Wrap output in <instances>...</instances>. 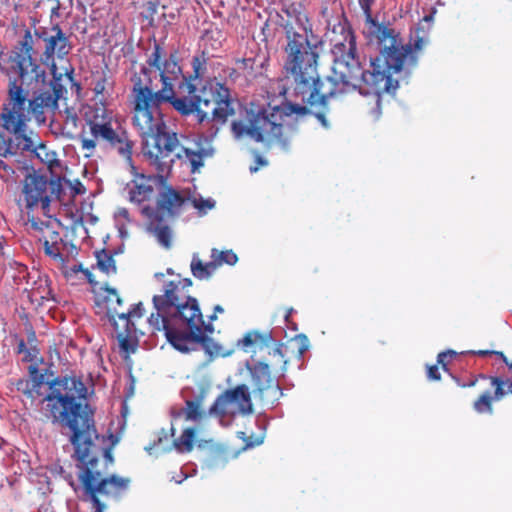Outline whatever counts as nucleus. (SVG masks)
<instances>
[{"label": "nucleus", "mask_w": 512, "mask_h": 512, "mask_svg": "<svg viewBox=\"0 0 512 512\" xmlns=\"http://www.w3.org/2000/svg\"><path fill=\"white\" fill-rule=\"evenodd\" d=\"M289 18L299 24L296 29L290 20L282 18L285 30L286 59L284 68L294 77V92L303 103L310 106H326L327 100L337 94L358 90L362 95H375L379 103L381 91L378 80L370 70L364 69L356 53V39L346 19L338 20L328 33L331 43L333 65L331 75L326 80L330 87L320 81L317 71L318 59L322 51V39L311 28L302 25V15L295 7L284 9ZM305 18V16H303Z\"/></svg>", "instance_id": "1"}, {"label": "nucleus", "mask_w": 512, "mask_h": 512, "mask_svg": "<svg viewBox=\"0 0 512 512\" xmlns=\"http://www.w3.org/2000/svg\"><path fill=\"white\" fill-rule=\"evenodd\" d=\"M48 384L50 391L42 400V413L47 421L68 430L83 499L91 502L94 512H104L106 505L101 497H117L128 484L127 479L108 472L114 461L112 450L120 436L97 433L93 411L86 403L88 388L82 378H54Z\"/></svg>", "instance_id": "2"}, {"label": "nucleus", "mask_w": 512, "mask_h": 512, "mask_svg": "<svg viewBox=\"0 0 512 512\" xmlns=\"http://www.w3.org/2000/svg\"><path fill=\"white\" fill-rule=\"evenodd\" d=\"M152 71L141 66L140 75L134 82L133 125L142 137V154L160 172H167L173 166L172 153L179 146L176 132L172 131L161 118L160 104L169 103L183 117L193 116L196 120V99L194 94L178 97L172 91H153Z\"/></svg>", "instance_id": "3"}, {"label": "nucleus", "mask_w": 512, "mask_h": 512, "mask_svg": "<svg viewBox=\"0 0 512 512\" xmlns=\"http://www.w3.org/2000/svg\"><path fill=\"white\" fill-rule=\"evenodd\" d=\"M34 41L29 30L18 42L10 56L11 68L17 77H10L7 97L0 114L1 127L18 131L27 127V122L34 118L37 123L44 124L46 116L38 94V86L44 83L45 69L33 55Z\"/></svg>", "instance_id": "4"}, {"label": "nucleus", "mask_w": 512, "mask_h": 512, "mask_svg": "<svg viewBox=\"0 0 512 512\" xmlns=\"http://www.w3.org/2000/svg\"><path fill=\"white\" fill-rule=\"evenodd\" d=\"M305 116L312 112L304 105L283 102L281 105L267 107H250L245 111V120L231 123V131L236 140L245 137L257 143H264L267 147L278 145L288 150L292 129L285 127V117L292 115Z\"/></svg>", "instance_id": "5"}, {"label": "nucleus", "mask_w": 512, "mask_h": 512, "mask_svg": "<svg viewBox=\"0 0 512 512\" xmlns=\"http://www.w3.org/2000/svg\"><path fill=\"white\" fill-rule=\"evenodd\" d=\"M436 10L425 15L423 19L411 30L410 40L404 43L400 33L395 30L397 37L395 48L384 49L380 46L378 55L370 60V67L378 80L381 93H395L398 86V79H393L394 74L400 73L403 69L409 71L417 66L418 54L428 42V35L434 20Z\"/></svg>", "instance_id": "6"}, {"label": "nucleus", "mask_w": 512, "mask_h": 512, "mask_svg": "<svg viewBox=\"0 0 512 512\" xmlns=\"http://www.w3.org/2000/svg\"><path fill=\"white\" fill-rule=\"evenodd\" d=\"M160 310L167 311L164 331L167 341L181 353L197 350L200 344L209 356H218L221 346L200 330L201 309L197 299L173 297Z\"/></svg>", "instance_id": "7"}, {"label": "nucleus", "mask_w": 512, "mask_h": 512, "mask_svg": "<svg viewBox=\"0 0 512 512\" xmlns=\"http://www.w3.org/2000/svg\"><path fill=\"white\" fill-rule=\"evenodd\" d=\"M108 84V79L103 72H96L92 75L91 86L96 103L86 112V121L93 137L102 138L111 148L128 157L126 129L120 120L113 116L112 111H108L104 105Z\"/></svg>", "instance_id": "8"}, {"label": "nucleus", "mask_w": 512, "mask_h": 512, "mask_svg": "<svg viewBox=\"0 0 512 512\" xmlns=\"http://www.w3.org/2000/svg\"><path fill=\"white\" fill-rule=\"evenodd\" d=\"M196 99V122L198 124H212L215 133L218 126L224 125L228 117L235 113L233 100L228 87L216 82L207 91L206 86L198 89Z\"/></svg>", "instance_id": "9"}, {"label": "nucleus", "mask_w": 512, "mask_h": 512, "mask_svg": "<svg viewBox=\"0 0 512 512\" xmlns=\"http://www.w3.org/2000/svg\"><path fill=\"white\" fill-rule=\"evenodd\" d=\"M124 253V245L122 244L118 248L113 249H100L94 251V257L96 264L91 266V269L84 268L82 264L69 265V262H65L64 265L58 267L62 272L63 276L71 285H78L82 283H89L92 291H96L98 288V281L95 280V276L92 272L94 269H98L101 273L111 276L117 273V262L115 257Z\"/></svg>", "instance_id": "10"}, {"label": "nucleus", "mask_w": 512, "mask_h": 512, "mask_svg": "<svg viewBox=\"0 0 512 512\" xmlns=\"http://www.w3.org/2000/svg\"><path fill=\"white\" fill-rule=\"evenodd\" d=\"M147 63L150 67H154L160 76L162 82V88L159 91H172L176 81L181 79L183 81V70L179 64V50L173 49L169 55L166 56V52L163 47L154 42L153 50L148 56Z\"/></svg>", "instance_id": "11"}, {"label": "nucleus", "mask_w": 512, "mask_h": 512, "mask_svg": "<svg viewBox=\"0 0 512 512\" xmlns=\"http://www.w3.org/2000/svg\"><path fill=\"white\" fill-rule=\"evenodd\" d=\"M191 286L192 280L190 278H184L178 282H165L162 288V293L154 295L152 298L155 313H152L148 318L149 325L157 331H161V328L166 326L165 320L166 318L168 319L169 316L167 311L160 310V306L162 305L161 303H163V305H167L168 300L173 297L196 299L187 292H184L185 289H188Z\"/></svg>", "instance_id": "12"}, {"label": "nucleus", "mask_w": 512, "mask_h": 512, "mask_svg": "<svg viewBox=\"0 0 512 512\" xmlns=\"http://www.w3.org/2000/svg\"><path fill=\"white\" fill-rule=\"evenodd\" d=\"M239 411L243 414L252 413V401L249 388L245 384L227 389L220 394L209 408L208 414L225 416L228 413Z\"/></svg>", "instance_id": "13"}, {"label": "nucleus", "mask_w": 512, "mask_h": 512, "mask_svg": "<svg viewBox=\"0 0 512 512\" xmlns=\"http://www.w3.org/2000/svg\"><path fill=\"white\" fill-rule=\"evenodd\" d=\"M375 0H359V5L365 16V27L363 34L370 44L376 46L379 50L380 46H384V49L395 48L396 43L395 29L390 24L380 23L372 16L371 7Z\"/></svg>", "instance_id": "14"}, {"label": "nucleus", "mask_w": 512, "mask_h": 512, "mask_svg": "<svg viewBox=\"0 0 512 512\" xmlns=\"http://www.w3.org/2000/svg\"><path fill=\"white\" fill-rule=\"evenodd\" d=\"M55 185L54 181H48L47 177L40 175L35 171L28 174L23 182V195L26 202V207L31 209L38 204L44 211L48 210L50 205V196L48 194V188Z\"/></svg>", "instance_id": "15"}, {"label": "nucleus", "mask_w": 512, "mask_h": 512, "mask_svg": "<svg viewBox=\"0 0 512 512\" xmlns=\"http://www.w3.org/2000/svg\"><path fill=\"white\" fill-rule=\"evenodd\" d=\"M185 198L172 187H165L156 201V207L142 206L141 213L145 217L160 216L162 219L176 218L180 215Z\"/></svg>", "instance_id": "16"}, {"label": "nucleus", "mask_w": 512, "mask_h": 512, "mask_svg": "<svg viewBox=\"0 0 512 512\" xmlns=\"http://www.w3.org/2000/svg\"><path fill=\"white\" fill-rule=\"evenodd\" d=\"M174 434L175 429L173 425L170 428V435L164 428L160 429L156 438L153 440V443L145 447V450L148 451L149 454H153L154 452L158 456L169 452L172 449H176L179 452H186L192 449L195 435L193 428L185 429L178 439L170 442L169 437H173Z\"/></svg>", "instance_id": "17"}, {"label": "nucleus", "mask_w": 512, "mask_h": 512, "mask_svg": "<svg viewBox=\"0 0 512 512\" xmlns=\"http://www.w3.org/2000/svg\"><path fill=\"white\" fill-rule=\"evenodd\" d=\"M42 242L44 253L57 263L58 267L64 265L65 262L74 260L79 253L77 246L71 240L62 238L58 231L44 236Z\"/></svg>", "instance_id": "18"}, {"label": "nucleus", "mask_w": 512, "mask_h": 512, "mask_svg": "<svg viewBox=\"0 0 512 512\" xmlns=\"http://www.w3.org/2000/svg\"><path fill=\"white\" fill-rule=\"evenodd\" d=\"M35 34L45 43L43 56L47 61L53 60L55 55L58 58H63L68 55L72 49L68 37L58 24L52 26L50 30H36Z\"/></svg>", "instance_id": "19"}, {"label": "nucleus", "mask_w": 512, "mask_h": 512, "mask_svg": "<svg viewBox=\"0 0 512 512\" xmlns=\"http://www.w3.org/2000/svg\"><path fill=\"white\" fill-rule=\"evenodd\" d=\"M4 130L12 135H7L4 131H0L1 157L8 158L33 149V139L26 134V127H21L18 131L12 129Z\"/></svg>", "instance_id": "20"}, {"label": "nucleus", "mask_w": 512, "mask_h": 512, "mask_svg": "<svg viewBox=\"0 0 512 512\" xmlns=\"http://www.w3.org/2000/svg\"><path fill=\"white\" fill-rule=\"evenodd\" d=\"M145 160L149 162L146 158ZM150 166L151 164L148 163ZM152 167L157 171V175H152L145 177L144 175H138L136 172V167L130 163V173L135 174V179L132 180L134 183L133 188H130V201L141 203L142 201L148 199L153 193V184L164 180L165 175L169 174L171 169L165 173L157 170L153 165Z\"/></svg>", "instance_id": "21"}, {"label": "nucleus", "mask_w": 512, "mask_h": 512, "mask_svg": "<svg viewBox=\"0 0 512 512\" xmlns=\"http://www.w3.org/2000/svg\"><path fill=\"white\" fill-rule=\"evenodd\" d=\"M249 371L251 374L252 384L254 386V393H257L262 397L265 391L270 390L275 400L279 399V397L283 395L279 384L273 383L272 381L268 364L258 362L249 367Z\"/></svg>", "instance_id": "22"}, {"label": "nucleus", "mask_w": 512, "mask_h": 512, "mask_svg": "<svg viewBox=\"0 0 512 512\" xmlns=\"http://www.w3.org/2000/svg\"><path fill=\"white\" fill-rule=\"evenodd\" d=\"M45 78H47V76ZM60 80L61 75L59 77L54 76L49 83L44 79V83L38 86V94L45 115L47 112L57 107L58 100L62 98L63 94L66 92Z\"/></svg>", "instance_id": "23"}, {"label": "nucleus", "mask_w": 512, "mask_h": 512, "mask_svg": "<svg viewBox=\"0 0 512 512\" xmlns=\"http://www.w3.org/2000/svg\"><path fill=\"white\" fill-rule=\"evenodd\" d=\"M115 337L118 341L119 353L124 361H128V311L121 310L108 316Z\"/></svg>", "instance_id": "24"}, {"label": "nucleus", "mask_w": 512, "mask_h": 512, "mask_svg": "<svg viewBox=\"0 0 512 512\" xmlns=\"http://www.w3.org/2000/svg\"><path fill=\"white\" fill-rule=\"evenodd\" d=\"M96 291H92L95 294L96 303L103 305L106 309L107 316L111 314H117L124 310L122 307L123 300L120 298L118 292L110 288L107 284L98 283Z\"/></svg>", "instance_id": "25"}, {"label": "nucleus", "mask_w": 512, "mask_h": 512, "mask_svg": "<svg viewBox=\"0 0 512 512\" xmlns=\"http://www.w3.org/2000/svg\"><path fill=\"white\" fill-rule=\"evenodd\" d=\"M191 65L193 74L184 75L183 81H181L179 84V88L183 89L188 94H194L198 92V87L195 81L202 78L207 69V58L205 52L202 51L201 54L193 56Z\"/></svg>", "instance_id": "26"}, {"label": "nucleus", "mask_w": 512, "mask_h": 512, "mask_svg": "<svg viewBox=\"0 0 512 512\" xmlns=\"http://www.w3.org/2000/svg\"><path fill=\"white\" fill-rule=\"evenodd\" d=\"M29 376V379L18 381L17 390L34 400L41 395L40 390L45 382V375L39 371L36 365H30Z\"/></svg>", "instance_id": "27"}, {"label": "nucleus", "mask_w": 512, "mask_h": 512, "mask_svg": "<svg viewBox=\"0 0 512 512\" xmlns=\"http://www.w3.org/2000/svg\"><path fill=\"white\" fill-rule=\"evenodd\" d=\"M147 218L149 220L147 230L155 236L161 246L169 249L172 245V230L165 224V219L160 216Z\"/></svg>", "instance_id": "28"}, {"label": "nucleus", "mask_w": 512, "mask_h": 512, "mask_svg": "<svg viewBox=\"0 0 512 512\" xmlns=\"http://www.w3.org/2000/svg\"><path fill=\"white\" fill-rule=\"evenodd\" d=\"M217 264L213 261L203 263L197 253L193 254L192 261L190 264L192 275L199 279L205 280L212 276L214 271L216 270Z\"/></svg>", "instance_id": "29"}, {"label": "nucleus", "mask_w": 512, "mask_h": 512, "mask_svg": "<svg viewBox=\"0 0 512 512\" xmlns=\"http://www.w3.org/2000/svg\"><path fill=\"white\" fill-rule=\"evenodd\" d=\"M205 398V393L201 392L193 399H188L185 401V419L187 421L198 422L203 417V412L201 411V406Z\"/></svg>", "instance_id": "30"}, {"label": "nucleus", "mask_w": 512, "mask_h": 512, "mask_svg": "<svg viewBox=\"0 0 512 512\" xmlns=\"http://www.w3.org/2000/svg\"><path fill=\"white\" fill-rule=\"evenodd\" d=\"M184 153L187 159L189 160L191 164V172L195 173L199 170L200 167L203 166V156H204V150L200 151H193L189 148H185L179 144L178 148L172 153L173 155V162L175 161V158H180L181 153Z\"/></svg>", "instance_id": "31"}, {"label": "nucleus", "mask_w": 512, "mask_h": 512, "mask_svg": "<svg viewBox=\"0 0 512 512\" xmlns=\"http://www.w3.org/2000/svg\"><path fill=\"white\" fill-rule=\"evenodd\" d=\"M29 152L35 153L36 157L42 163L46 164L49 169H52L54 165H59L56 153L54 151L49 150L47 146L42 142L35 144V142L33 141V149H31Z\"/></svg>", "instance_id": "32"}, {"label": "nucleus", "mask_w": 512, "mask_h": 512, "mask_svg": "<svg viewBox=\"0 0 512 512\" xmlns=\"http://www.w3.org/2000/svg\"><path fill=\"white\" fill-rule=\"evenodd\" d=\"M26 225H29L30 229L38 233L40 235L39 240L44 241V236H48L50 232H54L53 222L51 220H40L36 217L29 216L28 222Z\"/></svg>", "instance_id": "33"}, {"label": "nucleus", "mask_w": 512, "mask_h": 512, "mask_svg": "<svg viewBox=\"0 0 512 512\" xmlns=\"http://www.w3.org/2000/svg\"><path fill=\"white\" fill-rule=\"evenodd\" d=\"M133 5L142 7L143 10L140 12V16L148 21V25H153V16L157 12L159 1L147 0L143 2L141 0H134Z\"/></svg>", "instance_id": "34"}, {"label": "nucleus", "mask_w": 512, "mask_h": 512, "mask_svg": "<svg viewBox=\"0 0 512 512\" xmlns=\"http://www.w3.org/2000/svg\"><path fill=\"white\" fill-rule=\"evenodd\" d=\"M272 339L271 333L266 335H262L259 332L253 331L248 332L242 339H239L237 345L242 349L246 350L248 347L257 343L258 341L266 343L267 341Z\"/></svg>", "instance_id": "35"}, {"label": "nucleus", "mask_w": 512, "mask_h": 512, "mask_svg": "<svg viewBox=\"0 0 512 512\" xmlns=\"http://www.w3.org/2000/svg\"><path fill=\"white\" fill-rule=\"evenodd\" d=\"M211 256L216 258V260L221 263H226L228 265H234L238 261L237 255L232 250H226L218 252L217 249H212Z\"/></svg>", "instance_id": "36"}, {"label": "nucleus", "mask_w": 512, "mask_h": 512, "mask_svg": "<svg viewBox=\"0 0 512 512\" xmlns=\"http://www.w3.org/2000/svg\"><path fill=\"white\" fill-rule=\"evenodd\" d=\"M492 399L493 398L490 396V392L489 391L484 392L479 397V399L475 401L474 409L478 413H484V412L491 413L492 412V406H491Z\"/></svg>", "instance_id": "37"}, {"label": "nucleus", "mask_w": 512, "mask_h": 512, "mask_svg": "<svg viewBox=\"0 0 512 512\" xmlns=\"http://www.w3.org/2000/svg\"><path fill=\"white\" fill-rule=\"evenodd\" d=\"M255 58H243L237 61V66L239 70H242L247 76H255Z\"/></svg>", "instance_id": "38"}, {"label": "nucleus", "mask_w": 512, "mask_h": 512, "mask_svg": "<svg viewBox=\"0 0 512 512\" xmlns=\"http://www.w3.org/2000/svg\"><path fill=\"white\" fill-rule=\"evenodd\" d=\"M489 378L491 380V384L496 387L494 399L500 400L506 394V392L503 389V385L506 384V382L497 376H491Z\"/></svg>", "instance_id": "39"}, {"label": "nucleus", "mask_w": 512, "mask_h": 512, "mask_svg": "<svg viewBox=\"0 0 512 512\" xmlns=\"http://www.w3.org/2000/svg\"><path fill=\"white\" fill-rule=\"evenodd\" d=\"M78 116L73 111V109H66L65 110V120H64V126L66 128H69L70 130L76 129L78 125Z\"/></svg>", "instance_id": "40"}, {"label": "nucleus", "mask_w": 512, "mask_h": 512, "mask_svg": "<svg viewBox=\"0 0 512 512\" xmlns=\"http://www.w3.org/2000/svg\"><path fill=\"white\" fill-rule=\"evenodd\" d=\"M193 204L200 212L206 213L207 210H210L215 206V201L211 198L205 200L201 198L199 200L195 199Z\"/></svg>", "instance_id": "41"}, {"label": "nucleus", "mask_w": 512, "mask_h": 512, "mask_svg": "<svg viewBox=\"0 0 512 512\" xmlns=\"http://www.w3.org/2000/svg\"><path fill=\"white\" fill-rule=\"evenodd\" d=\"M456 355V352L454 350H447L440 352L437 356V363L442 366V368L446 371L447 370V359L452 358Z\"/></svg>", "instance_id": "42"}, {"label": "nucleus", "mask_w": 512, "mask_h": 512, "mask_svg": "<svg viewBox=\"0 0 512 512\" xmlns=\"http://www.w3.org/2000/svg\"><path fill=\"white\" fill-rule=\"evenodd\" d=\"M427 377L430 380H435V381L436 380H440L441 375H440V372H439V369H438L437 365H432V366L428 367Z\"/></svg>", "instance_id": "43"}, {"label": "nucleus", "mask_w": 512, "mask_h": 512, "mask_svg": "<svg viewBox=\"0 0 512 512\" xmlns=\"http://www.w3.org/2000/svg\"><path fill=\"white\" fill-rule=\"evenodd\" d=\"M97 138L94 137V139H87V138H83L81 140V147L83 150H88V151H92L95 149L96 147V140ZM101 140H103L102 138H100Z\"/></svg>", "instance_id": "44"}, {"label": "nucleus", "mask_w": 512, "mask_h": 512, "mask_svg": "<svg viewBox=\"0 0 512 512\" xmlns=\"http://www.w3.org/2000/svg\"><path fill=\"white\" fill-rule=\"evenodd\" d=\"M199 325H200V327H199V328H200V330H201V331H203V333H204V334H206V335H208V336L214 332V326H213V324H212V323H209V322L206 324V323L204 322L203 314H202V313H201V320H200Z\"/></svg>", "instance_id": "45"}, {"label": "nucleus", "mask_w": 512, "mask_h": 512, "mask_svg": "<svg viewBox=\"0 0 512 512\" xmlns=\"http://www.w3.org/2000/svg\"><path fill=\"white\" fill-rule=\"evenodd\" d=\"M144 312V306L141 302L134 305L132 309H130V318L131 317H141Z\"/></svg>", "instance_id": "46"}, {"label": "nucleus", "mask_w": 512, "mask_h": 512, "mask_svg": "<svg viewBox=\"0 0 512 512\" xmlns=\"http://www.w3.org/2000/svg\"><path fill=\"white\" fill-rule=\"evenodd\" d=\"M324 128H329V122L324 112L312 113Z\"/></svg>", "instance_id": "47"}, {"label": "nucleus", "mask_w": 512, "mask_h": 512, "mask_svg": "<svg viewBox=\"0 0 512 512\" xmlns=\"http://www.w3.org/2000/svg\"><path fill=\"white\" fill-rule=\"evenodd\" d=\"M23 351H26V356L24 358V360L26 361H33V358L31 356V352L29 350H26V345H25V342L23 340H21L18 344V352L21 353Z\"/></svg>", "instance_id": "48"}, {"label": "nucleus", "mask_w": 512, "mask_h": 512, "mask_svg": "<svg viewBox=\"0 0 512 512\" xmlns=\"http://www.w3.org/2000/svg\"><path fill=\"white\" fill-rule=\"evenodd\" d=\"M473 354H476V355H480V356H484V355H488V354H497L499 355L504 362H506V356L502 353V352H495V351H488V350H479V351H473L472 352Z\"/></svg>", "instance_id": "49"}, {"label": "nucleus", "mask_w": 512, "mask_h": 512, "mask_svg": "<svg viewBox=\"0 0 512 512\" xmlns=\"http://www.w3.org/2000/svg\"><path fill=\"white\" fill-rule=\"evenodd\" d=\"M122 217L124 219H127L128 218V210L126 208H119L116 212H115V219L117 221H119V218Z\"/></svg>", "instance_id": "50"}, {"label": "nucleus", "mask_w": 512, "mask_h": 512, "mask_svg": "<svg viewBox=\"0 0 512 512\" xmlns=\"http://www.w3.org/2000/svg\"><path fill=\"white\" fill-rule=\"evenodd\" d=\"M121 413L124 418L128 413V393L123 396Z\"/></svg>", "instance_id": "51"}, {"label": "nucleus", "mask_w": 512, "mask_h": 512, "mask_svg": "<svg viewBox=\"0 0 512 512\" xmlns=\"http://www.w3.org/2000/svg\"><path fill=\"white\" fill-rule=\"evenodd\" d=\"M170 415L173 419H177V418H180L182 415H185V410L184 408H181V409H172L170 411Z\"/></svg>", "instance_id": "52"}, {"label": "nucleus", "mask_w": 512, "mask_h": 512, "mask_svg": "<svg viewBox=\"0 0 512 512\" xmlns=\"http://www.w3.org/2000/svg\"><path fill=\"white\" fill-rule=\"evenodd\" d=\"M0 169L5 171L7 173V175L14 174V170L3 160H0Z\"/></svg>", "instance_id": "53"}, {"label": "nucleus", "mask_w": 512, "mask_h": 512, "mask_svg": "<svg viewBox=\"0 0 512 512\" xmlns=\"http://www.w3.org/2000/svg\"><path fill=\"white\" fill-rule=\"evenodd\" d=\"M59 9H60V3L59 1H55V5L51 8V15L59 17Z\"/></svg>", "instance_id": "54"}, {"label": "nucleus", "mask_w": 512, "mask_h": 512, "mask_svg": "<svg viewBox=\"0 0 512 512\" xmlns=\"http://www.w3.org/2000/svg\"><path fill=\"white\" fill-rule=\"evenodd\" d=\"M118 230H119V234L121 236V238H125L126 236V227L124 224H118Z\"/></svg>", "instance_id": "55"}, {"label": "nucleus", "mask_w": 512, "mask_h": 512, "mask_svg": "<svg viewBox=\"0 0 512 512\" xmlns=\"http://www.w3.org/2000/svg\"><path fill=\"white\" fill-rule=\"evenodd\" d=\"M114 34H115V36L117 37L116 42H117L118 40H121L122 38H124V37H125V31H124V30H123V31H119V32H114Z\"/></svg>", "instance_id": "56"}, {"label": "nucleus", "mask_w": 512, "mask_h": 512, "mask_svg": "<svg viewBox=\"0 0 512 512\" xmlns=\"http://www.w3.org/2000/svg\"><path fill=\"white\" fill-rule=\"evenodd\" d=\"M129 347H130V354L131 353H134L135 352V349L137 347V344L133 342L132 338L130 337V344H129Z\"/></svg>", "instance_id": "57"}, {"label": "nucleus", "mask_w": 512, "mask_h": 512, "mask_svg": "<svg viewBox=\"0 0 512 512\" xmlns=\"http://www.w3.org/2000/svg\"><path fill=\"white\" fill-rule=\"evenodd\" d=\"M256 161L259 165H267V161L261 156H257Z\"/></svg>", "instance_id": "58"}, {"label": "nucleus", "mask_w": 512, "mask_h": 512, "mask_svg": "<svg viewBox=\"0 0 512 512\" xmlns=\"http://www.w3.org/2000/svg\"><path fill=\"white\" fill-rule=\"evenodd\" d=\"M133 383H134V378H133V376L130 374V388H129V391H130V397L133 395V390H134Z\"/></svg>", "instance_id": "59"}, {"label": "nucleus", "mask_w": 512, "mask_h": 512, "mask_svg": "<svg viewBox=\"0 0 512 512\" xmlns=\"http://www.w3.org/2000/svg\"><path fill=\"white\" fill-rule=\"evenodd\" d=\"M224 312V309L221 305H215L214 306V313L217 314V313H223Z\"/></svg>", "instance_id": "60"}, {"label": "nucleus", "mask_w": 512, "mask_h": 512, "mask_svg": "<svg viewBox=\"0 0 512 512\" xmlns=\"http://www.w3.org/2000/svg\"><path fill=\"white\" fill-rule=\"evenodd\" d=\"M476 379L470 381L468 384H462V387H472L476 384Z\"/></svg>", "instance_id": "61"}, {"label": "nucleus", "mask_w": 512, "mask_h": 512, "mask_svg": "<svg viewBox=\"0 0 512 512\" xmlns=\"http://www.w3.org/2000/svg\"><path fill=\"white\" fill-rule=\"evenodd\" d=\"M292 312H293V309L291 308V309H289V310H288V312L286 313V315H285V321H286V322H288V321H289V318H290V316H291Z\"/></svg>", "instance_id": "62"}, {"label": "nucleus", "mask_w": 512, "mask_h": 512, "mask_svg": "<svg viewBox=\"0 0 512 512\" xmlns=\"http://www.w3.org/2000/svg\"><path fill=\"white\" fill-rule=\"evenodd\" d=\"M208 319H209V323H212L213 321H215L217 319V315L215 313H213L212 315L208 316Z\"/></svg>", "instance_id": "63"}, {"label": "nucleus", "mask_w": 512, "mask_h": 512, "mask_svg": "<svg viewBox=\"0 0 512 512\" xmlns=\"http://www.w3.org/2000/svg\"><path fill=\"white\" fill-rule=\"evenodd\" d=\"M155 278H157L158 280H161L163 277H164V274L161 273V272H158V273H155Z\"/></svg>", "instance_id": "64"}]
</instances>
